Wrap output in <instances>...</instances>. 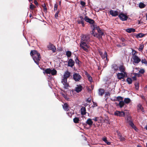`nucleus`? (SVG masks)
Here are the masks:
<instances>
[{
  "label": "nucleus",
  "mask_w": 147,
  "mask_h": 147,
  "mask_svg": "<svg viewBox=\"0 0 147 147\" xmlns=\"http://www.w3.org/2000/svg\"><path fill=\"white\" fill-rule=\"evenodd\" d=\"M90 36L88 35H82L81 36L80 46L81 49L86 52H88V49L90 47L87 44V42L90 41Z\"/></svg>",
  "instance_id": "obj_1"
},
{
  "label": "nucleus",
  "mask_w": 147,
  "mask_h": 147,
  "mask_svg": "<svg viewBox=\"0 0 147 147\" xmlns=\"http://www.w3.org/2000/svg\"><path fill=\"white\" fill-rule=\"evenodd\" d=\"M70 72L68 71H66L64 74L63 78L61 82L63 85V88L65 89H67L69 87L67 80V78L70 76Z\"/></svg>",
  "instance_id": "obj_2"
},
{
  "label": "nucleus",
  "mask_w": 147,
  "mask_h": 147,
  "mask_svg": "<svg viewBox=\"0 0 147 147\" xmlns=\"http://www.w3.org/2000/svg\"><path fill=\"white\" fill-rule=\"evenodd\" d=\"M30 54L31 56H32L34 62L38 65L40 58V53L36 50H32L30 52Z\"/></svg>",
  "instance_id": "obj_3"
},
{
  "label": "nucleus",
  "mask_w": 147,
  "mask_h": 147,
  "mask_svg": "<svg viewBox=\"0 0 147 147\" xmlns=\"http://www.w3.org/2000/svg\"><path fill=\"white\" fill-rule=\"evenodd\" d=\"M57 71L56 70L54 69H51L50 68H47L45 69L43 72L44 73L47 74H49L50 75L51 74L52 75H55L56 74Z\"/></svg>",
  "instance_id": "obj_4"
},
{
  "label": "nucleus",
  "mask_w": 147,
  "mask_h": 147,
  "mask_svg": "<svg viewBox=\"0 0 147 147\" xmlns=\"http://www.w3.org/2000/svg\"><path fill=\"white\" fill-rule=\"evenodd\" d=\"M133 52H134L132 57L133 63L138 64L141 61V59L138 56L135 54L137 53L136 51H134Z\"/></svg>",
  "instance_id": "obj_5"
},
{
  "label": "nucleus",
  "mask_w": 147,
  "mask_h": 147,
  "mask_svg": "<svg viewBox=\"0 0 147 147\" xmlns=\"http://www.w3.org/2000/svg\"><path fill=\"white\" fill-rule=\"evenodd\" d=\"M91 27L92 29V34L93 35V36L94 37H96L98 38H101V36L99 35L98 34L96 33H95V30H97V26L96 25H93L91 26Z\"/></svg>",
  "instance_id": "obj_6"
},
{
  "label": "nucleus",
  "mask_w": 147,
  "mask_h": 147,
  "mask_svg": "<svg viewBox=\"0 0 147 147\" xmlns=\"http://www.w3.org/2000/svg\"><path fill=\"white\" fill-rule=\"evenodd\" d=\"M126 121L127 123H129L132 128H134L136 130L137 129L136 126L134 125L133 122H132L131 117L128 116L127 118L126 119Z\"/></svg>",
  "instance_id": "obj_7"
},
{
  "label": "nucleus",
  "mask_w": 147,
  "mask_h": 147,
  "mask_svg": "<svg viewBox=\"0 0 147 147\" xmlns=\"http://www.w3.org/2000/svg\"><path fill=\"white\" fill-rule=\"evenodd\" d=\"M73 78L76 82H79L82 78V77L79 74L74 73L73 75Z\"/></svg>",
  "instance_id": "obj_8"
},
{
  "label": "nucleus",
  "mask_w": 147,
  "mask_h": 147,
  "mask_svg": "<svg viewBox=\"0 0 147 147\" xmlns=\"http://www.w3.org/2000/svg\"><path fill=\"white\" fill-rule=\"evenodd\" d=\"M118 78L119 79H123L125 77L127 76V74L126 72H122L118 73L117 74Z\"/></svg>",
  "instance_id": "obj_9"
},
{
  "label": "nucleus",
  "mask_w": 147,
  "mask_h": 147,
  "mask_svg": "<svg viewBox=\"0 0 147 147\" xmlns=\"http://www.w3.org/2000/svg\"><path fill=\"white\" fill-rule=\"evenodd\" d=\"M119 17L120 19L123 21L126 20L127 19V17L126 15L121 13L119 14Z\"/></svg>",
  "instance_id": "obj_10"
},
{
  "label": "nucleus",
  "mask_w": 147,
  "mask_h": 147,
  "mask_svg": "<svg viewBox=\"0 0 147 147\" xmlns=\"http://www.w3.org/2000/svg\"><path fill=\"white\" fill-rule=\"evenodd\" d=\"M49 50L52 51L53 53L56 51V49L55 47L52 44L50 43L47 46Z\"/></svg>",
  "instance_id": "obj_11"
},
{
  "label": "nucleus",
  "mask_w": 147,
  "mask_h": 147,
  "mask_svg": "<svg viewBox=\"0 0 147 147\" xmlns=\"http://www.w3.org/2000/svg\"><path fill=\"white\" fill-rule=\"evenodd\" d=\"M84 19L83 17L80 16L77 21V22L78 24H82V26L84 27Z\"/></svg>",
  "instance_id": "obj_12"
},
{
  "label": "nucleus",
  "mask_w": 147,
  "mask_h": 147,
  "mask_svg": "<svg viewBox=\"0 0 147 147\" xmlns=\"http://www.w3.org/2000/svg\"><path fill=\"white\" fill-rule=\"evenodd\" d=\"M84 20L87 22H88L90 24H92L91 26L93 25H95L94 24V21L93 20L89 18L87 16H85L84 18Z\"/></svg>",
  "instance_id": "obj_13"
},
{
  "label": "nucleus",
  "mask_w": 147,
  "mask_h": 147,
  "mask_svg": "<svg viewBox=\"0 0 147 147\" xmlns=\"http://www.w3.org/2000/svg\"><path fill=\"white\" fill-rule=\"evenodd\" d=\"M115 115L119 117H124L125 115V113L123 111H116L114 113Z\"/></svg>",
  "instance_id": "obj_14"
},
{
  "label": "nucleus",
  "mask_w": 147,
  "mask_h": 147,
  "mask_svg": "<svg viewBox=\"0 0 147 147\" xmlns=\"http://www.w3.org/2000/svg\"><path fill=\"white\" fill-rule=\"evenodd\" d=\"M119 12L118 11L111 10L110 11V13L113 16H116L119 14Z\"/></svg>",
  "instance_id": "obj_15"
},
{
  "label": "nucleus",
  "mask_w": 147,
  "mask_h": 147,
  "mask_svg": "<svg viewBox=\"0 0 147 147\" xmlns=\"http://www.w3.org/2000/svg\"><path fill=\"white\" fill-rule=\"evenodd\" d=\"M74 62L72 59H70L68 61V66L72 67L74 65Z\"/></svg>",
  "instance_id": "obj_16"
},
{
  "label": "nucleus",
  "mask_w": 147,
  "mask_h": 147,
  "mask_svg": "<svg viewBox=\"0 0 147 147\" xmlns=\"http://www.w3.org/2000/svg\"><path fill=\"white\" fill-rule=\"evenodd\" d=\"M82 89V86L80 85H77L75 88V91L79 93L80 92Z\"/></svg>",
  "instance_id": "obj_17"
},
{
  "label": "nucleus",
  "mask_w": 147,
  "mask_h": 147,
  "mask_svg": "<svg viewBox=\"0 0 147 147\" xmlns=\"http://www.w3.org/2000/svg\"><path fill=\"white\" fill-rule=\"evenodd\" d=\"M67 115L69 117H71L72 115L74 114V111L73 110L70 109L67 111Z\"/></svg>",
  "instance_id": "obj_18"
},
{
  "label": "nucleus",
  "mask_w": 147,
  "mask_h": 147,
  "mask_svg": "<svg viewBox=\"0 0 147 147\" xmlns=\"http://www.w3.org/2000/svg\"><path fill=\"white\" fill-rule=\"evenodd\" d=\"M99 54L102 59H104L105 58H106V59L107 60V53L106 52H105L104 54H103L101 52H99Z\"/></svg>",
  "instance_id": "obj_19"
},
{
  "label": "nucleus",
  "mask_w": 147,
  "mask_h": 147,
  "mask_svg": "<svg viewBox=\"0 0 147 147\" xmlns=\"http://www.w3.org/2000/svg\"><path fill=\"white\" fill-rule=\"evenodd\" d=\"M96 29L99 35L102 37V36L104 35L103 31L101 30L97 26V28Z\"/></svg>",
  "instance_id": "obj_20"
},
{
  "label": "nucleus",
  "mask_w": 147,
  "mask_h": 147,
  "mask_svg": "<svg viewBox=\"0 0 147 147\" xmlns=\"http://www.w3.org/2000/svg\"><path fill=\"white\" fill-rule=\"evenodd\" d=\"M137 108L138 111H142V112L144 111H143V107H142V105L140 104H139L137 106Z\"/></svg>",
  "instance_id": "obj_21"
},
{
  "label": "nucleus",
  "mask_w": 147,
  "mask_h": 147,
  "mask_svg": "<svg viewBox=\"0 0 147 147\" xmlns=\"http://www.w3.org/2000/svg\"><path fill=\"white\" fill-rule=\"evenodd\" d=\"M104 93V90L102 88H100L98 89V95L102 96Z\"/></svg>",
  "instance_id": "obj_22"
},
{
  "label": "nucleus",
  "mask_w": 147,
  "mask_h": 147,
  "mask_svg": "<svg viewBox=\"0 0 147 147\" xmlns=\"http://www.w3.org/2000/svg\"><path fill=\"white\" fill-rule=\"evenodd\" d=\"M86 123L90 126H91L93 124V122L92 121V119H91L89 118L87 120L86 122Z\"/></svg>",
  "instance_id": "obj_23"
},
{
  "label": "nucleus",
  "mask_w": 147,
  "mask_h": 147,
  "mask_svg": "<svg viewBox=\"0 0 147 147\" xmlns=\"http://www.w3.org/2000/svg\"><path fill=\"white\" fill-rule=\"evenodd\" d=\"M119 69L122 72H125V67L123 65H121L119 66Z\"/></svg>",
  "instance_id": "obj_24"
},
{
  "label": "nucleus",
  "mask_w": 147,
  "mask_h": 147,
  "mask_svg": "<svg viewBox=\"0 0 147 147\" xmlns=\"http://www.w3.org/2000/svg\"><path fill=\"white\" fill-rule=\"evenodd\" d=\"M125 31L127 32L130 33L131 32H135V29L133 28H129L125 30Z\"/></svg>",
  "instance_id": "obj_25"
},
{
  "label": "nucleus",
  "mask_w": 147,
  "mask_h": 147,
  "mask_svg": "<svg viewBox=\"0 0 147 147\" xmlns=\"http://www.w3.org/2000/svg\"><path fill=\"white\" fill-rule=\"evenodd\" d=\"M81 113L82 115H84L86 114V109L85 107H82L81 109Z\"/></svg>",
  "instance_id": "obj_26"
},
{
  "label": "nucleus",
  "mask_w": 147,
  "mask_h": 147,
  "mask_svg": "<svg viewBox=\"0 0 147 147\" xmlns=\"http://www.w3.org/2000/svg\"><path fill=\"white\" fill-rule=\"evenodd\" d=\"M112 69L114 71H117L118 70V67L116 64H114L112 65Z\"/></svg>",
  "instance_id": "obj_27"
},
{
  "label": "nucleus",
  "mask_w": 147,
  "mask_h": 147,
  "mask_svg": "<svg viewBox=\"0 0 147 147\" xmlns=\"http://www.w3.org/2000/svg\"><path fill=\"white\" fill-rule=\"evenodd\" d=\"M66 94L68 96H71L72 95V94H73V91H71L69 90H67Z\"/></svg>",
  "instance_id": "obj_28"
},
{
  "label": "nucleus",
  "mask_w": 147,
  "mask_h": 147,
  "mask_svg": "<svg viewBox=\"0 0 147 147\" xmlns=\"http://www.w3.org/2000/svg\"><path fill=\"white\" fill-rule=\"evenodd\" d=\"M85 74L86 76L88 78V79L89 80V81L91 82H92V77H91L89 75V74H88L87 73V72Z\"/></svg>",
  "instance_id": "obj_29"
},
{
  "label": "nucleus",
  "mask_w": 147,
  "mask_h": 147,
  "mask_svg": "<svg viewBox=\"0 0 147 147\" xmlns=\"http://www.w3.org/2000/svg\"><path fill=\"white\" fill-rule=\"evenodd\" d=\"M144 35V34L140 33L136 35V37L137 38H139L143 37Z\"/></svg>",
  "instance_id": "obj_30"
},
{
  "label": "nucleus",
  "mask_w": 147,
  "mask_h": 147,
  "mask_svg": "<svg viewBox=\"0 0 147 147\" xmlns=\"http://www.w3.org/2000/svg\"><path fill=\"white\" fill-rule=\"evenodd\" d=\"M63 109L65 111H67V110L69 109H68V106L67 104L66 103H65L63 105Z\"/></svg>",
  "instance_id": "obj_31"
},
{
  "label": "nucleus",
  "mask_w": 147,
  "mask_h": 147,
  "mask_svg": "<svg viewBox=\"0 0 147 147\" xmlns=\"http://www.w3.org/2000/svg\"><path fill=\"white\" fill-rule=\"evenodd\" d=\"M124 105V102L123 101H120L119 103L118 104V105H119L120 108L122 107Z\"/></svg>",
  "instance_id": "obj_32"
},
{
  "label": "nucleus",
  "mask_w": 147,
  "mask_h": 147,
  "mask_svg": "<svg viewBox=\"0 0 147 147\" xmlns=\"http://www.w3.org/2000/svg\"><path fill=\"white\" fill-rule=\"evenodd\" d=\"M131 101L130 99L129 98H125L124 100V102L126 104L129 103Z\"/></svg>",
  "instance_id": "obj_33"
},
{
  "label": "nucleus",
  "mask_w": 147,
  "mask_h": 147,
  "mask_svg": "<svg viewBox=\"0 0 147 147\" xmlns=\"http://www.w3.org/2000/svg\"><path fill=\"white\" fill-rule=\"evenodd\" d=\"M146 5L143 3L142 2L140 3L139 5V7L140 8H142L145 7Z\"/></svg>",
  "instance_id": "obj_34"
},
{
  "label": "nucleus",
  "mask_w": 147,
  "mask_h": 147,
  "mask_svg": "<svg viewBox=\"0 0 147 147\" xmlns=\"http://www.w3.org/2000/svg\"><path fill=\"white\" fill-rule=\"evenodd\" d=\"M102 140L104 141L108 145H109L111 143L109 142H108L107 140V138L106 137L103 138H102Z\"/></svg>",
  "instance_id": "obj_35"
},
{
  "label": "nucleus",
  "mask_w": 147,
  "mask_h": 147,
  "mask_svg": "<svg viewBox=\"0 0 147 147\" xmlns=\"http://www.w3.org/2000/svg\"><path fill=\"white\" fill-rule=\"evenodd\" d=\"M62 94V95L63 96L66 100H69V98L68 97V96L66 94H66Z\"/></svg>",
  "instance_id": "obj_36"
},
{
  "label": "nucleus",
  "mask_w": 147,
  "mask_h": 147,
  "mask_svg": "<svg viewBox=\"0 0 147 147\" xmlns=\"http://www.w3.org/2000/svg\"><path fill=\"white\" fill-rule=\"evenodd\" d=\"M141 61L142 64H144L145 65H147V61L145 59H142Z\"/></svg>",
  "instance_id": "obj_37"
},
{
  "label": "nucleus",
  "mask_w": 147,
  "mask_h": 147,
  "mask_svg": "<svg viewBox=\"0 0 147 147\" xmlns=\"http://www.w3.org/2000/svg\"><path fill=\"white\" fill-rule=\"evenodd\" d=\"M74 122L75 123H77L78 122L79 119L78 118L76 117L73 119Z\"/></svg>",
  "instance_id": "obj_38"
},
{
  "label": "nucleus",
  "mask_w": 147,
  "mask_h": 147,
  "mask_svg": "<svg viewBox=\"0 0 147 147\" xmlns=\"http://www.w3.org/2000/svg\"><path fill=\"white\" fill-rule=\"evenodd\" d=\"M71 53L69 51H67L66 52V55L68 57H69L71 56Z\"/></svg>",
  "instance_id": "obj_39"
},
{
  "label": "nucleus",
  "mask_w": 147,
  "mask_h": 147,
  "mask_svg": "<svg viewBox=\"0 0 147 147\" xmlns=\"http://www.w3.org/2000/svg\"><path fill=\"white\" fill-rule=\"evenodd\" d=\"M126 81L129 84H130L132 83V81L131 78H127V79H126Z\"/></svg>",
  "instance_id": "obj_40"
},
{
  "label": "nucleus",
  "mask_w": 147,
  "mask_h": 147,
  "mask_svg": "<svg viewBox=\"0 0 147 147\" xmlns=\"http://www.w3.org/2000/svg\"><path fill=\"white\" fill-rule=\"evenodd\" d=\"M42 6L43 7L44 9V11L46 13L47 12V8L45 5V4H44L42 5Z\"/></svg>",
  "instance_id": "obj_41"
},
{
  "label": "nucleus",
  "mask_w": 147,
  "mask_h": 147,
  "mask_svg": "<svg viewBox=\"0 0 147 147\" xmlns=\"http://www.w3.org/2000/svg\"><path fill=\"white\" fill-rule=\"evenodd\" d=\"M110 95V94L109 92H108L105 93V97L106 99H107L109 96Z\"/></svg>",
  "instance_id": "obj_42"
},
{
  "label": "nucleus",
  "mask_w": 147,
  "mask_h": 147,
  "mask_svg": "<svg viewBox=\"0 0 147 147\" xmlns=\"http://www.w3.org/2000/svg\"><path fill=\"white\" fill-rule=\"evenodd\" d=\"M117 100L119 101V102L120 101H123V98L121 96H119L117 97Z\"/></svg>",
  "instance_id": "obj_43"
},
{
  "label": "nucleus",
  "mask_w": 147,
  "mask_h": 147,
  "mask_svg": "<svg viewBox=\"0 0 147 147\" xmlns=\"http://www.w3.org/2000/svg\"><path fill=\"white\" fill-rule=\"evenodd\" d=\"M135 86L136 89L137 90H138L139 89L138 83L137 82H136L135 83Z\"/></svg>",
  "instance_id": "obj_44"
},
{
  "label": "nucleus",
  "mask_w": 147,
  "mask_h": 147,
  "mask_svg": "<svg viewBox=\"0 0 147 147\" xmlns=\"http://www.w3.org/2000/svg\"><path fill=\"white\" fill-rule=\"evenodd\" d=\"M119 138L120 140L121 141H123L125 140V139L121 135H119Z\"/></svg>",
  "instance_id": "obj_45"
},
{
  "label": "nucleus",
  "mask_w": 147,
  "mask_h": 147,
  "mask_svg": "<svg viewBox=\"0 0 147 147\" xmlns=\"http://www.w3.org/2000/svg\"><path fill=\"white\" fill-rule=\"evenodd\" d=\"M145 72L144 70L143 69H141L139 70V72L142 74H143Z\"/></svg>",
  "instance_id": "obj_46"
},
{
  "label": "nucleus",
  "mask_w": 147,
  "mask_h": 147,
  "mask_svg": "<svg viewBox=\"0 0 147 147\" xmlns=\"http://www.w3.org/2000/svg\"><path fill=\"white\" fill-rule=\"evenodd\" d=\"M144 48V45H141L139 48V51H142Z\"/></svg>",
  "instance_id": "obj_47"
},
{
  "label": "nucleus",
  "mask_w": 147,
  "mask_h": 147,
  "mask_svg": "<svg viewBox=\"0 0 147 147\" xmlns=\"http://www.w3.org/2000/svg\"><path fill=\"white\" fill-rule=\"evenodd\" d=\"M59 11H57V12L56 13L55 15V18H57L58 16V14L59 13Z\"/></svg>",
  "instance_id": "obj_48"
},
{
  "label": "nucleus",
  "mask_w": 147,
  "mask_h": 147,
  "mask_svg": "<svg viewBox=\"0 0 147 147\" xmlns=\"http://www.w3.org/2000/svg\"><path fill=\"white\" fill-rule=\"evenodd\" d=\"M75 61L76 64H79V61L78 60V57H76V59H75Z\"/></svg>",
  "instance_id": "obj_49"
},
{
  "label": "nucleus",
  "mask_w": 147,
  "mask_h": 147,
  "mask_svg": "<svg viewBox=\"0 0 147 147\" xmlns=\"http://www.w3.org/2000/svg\"><path fill=\"white\" fill-rule=\"evenodd\" d=\"M80 4L83 6H84L85 5V3L83 1H81Z\"/></svg>",
  "instance_id": "obj_50"
},
{
  "label": "nucleus",
  "mask_w": 147,
  "mask_h": 147,
  "mask_svg": "<svg viewBox=\"0 0 147 147\" xmlns=\"http://www.w3.org/2000/svg\"><path fill=\"white\" fill-rule=\"evenodd\" d=\"M34 7V6L32 4H31L30 5V8L32 9H33Z\"/></svg>",
  "instance_id": "obj_51"
},
{
  "label": "nucleus",
  "mask_w": 147,
  "mask_h": 147,
  "mask_svg": "<svg viewBox=\"0 0 147 147\" xmlns=\"http://www.w3.org/2000/svg\"><path fill=\"white\" fill-rule=\"evenodd\" d=\"M57 5L56 4H55L54 5V10H57Z\"/></svg>",
  "instance_id": "obj_52"
},
{
  "label": "nucleus",
  "mask_w": 147,
  "mask_h": 147,
  "mask_svg": "<svg viewBox=\"0 0 147 147\" xmlns=\"http://www.w3.org/2000/svg\"><path fill=\"white\" fill-rule=\"evenodd\" d=\"M144 90L145 92H147V85L145 87Z\"/></svg>",
  "instance_id": "obj_53"
},
{
  "label": "nucleus",
  "mask_w": 147,
  "mask_h": 147,
  "mask_svg": "<svg viewBox=\"0 0 147 147\" xmlns=\"http://www.w3.org/2000/svg\"><path fill=\"white\" fill-rule=\"evenodd\" d=\"M97 117H95L94 119H92L93 120H94L96 121H98Z\"/></svg>",
  "instance_id": "obj_54"
},
{
  "label": "nucleus",
  "mask_w": 147,
  "mask_h": 147,
  "mask_svg": "<svg viewBox=\"0 0 147 147\" xmlns=\"http://www.w3.org/2000/svg\"><path fill=\"white\" fill-rule=\"evenodd\" d=\"M121 41H122V42H124L125 41V40L124 38H121Z\"/></svg>",
  "instance_id": "obj_55"
},
{
  "label": "nucleus",
  "mask_w": 147,
  "mask_h": 147,
  "mask_svg": "<svg viewBox=\"0 0 147 147\" xmlns=\"http://www.w3.org/2000/svg\"><path fill=\"white\" fill-rule=\"evenodd\" d=\"M87 101H88V102H90V101H91V99L90 98H88L87 100Z\"/></svg>",
  "instance_id": "obj_56"
},
{
  "label": "nucleus",
  "mask_w": 147,
  "mask_h": 147,
  "mask_svg": "<svg viewBox=\"0 0 147 147\" xmlns=\"http://www.w3.org/2000/svg\"><path fill=\"white\" fill-rule=\"evenodd\" d=\"M133 80H136V77L135 76H134L133 77Z\"/></svg>",
  "instance_id": "obj_57"
},
{
  "label": "nucleus",
  "mask_w": 147,
  "mask_h": 147,
  "mask_svg": "<svg viewBox=\"0 0 147 147\" xmlns=\"http://www.w3.org/2000/svg\"><path fill=\"white\" fill-rule=\"evenodd\" d=\"M117 47H121V45L119 44L117 45Z\"/></svg>",
  "instance_id": "obj_58"
},
{
  "label": "nucleus",
  "mask_w": 147,
  "mask_h": 147,
  "mask_svg": "<svg viewBox=\"0 0 147 147\" xmlns=\"http://www.w3.org/2000/svg\"><path fill=\"white\" fill-rule=\"evenodd\" d=\"M34 3L36 5L37 4V2L36 1H34Z\"/></svg>",
  "instance_id": "obj_59"
},
{
  "label": "nucleus",
  "mask_w": 147,
  "mask_h": 147,
  "mask_svg": "<svg viewBox=\"0 0 147 147\" xmlns=\"http://www.w3.org/2000/svg\"><path fill=\"white\" fill-rule=\"evenodd\" d=\"M93 104L94 105H96V103H94V102H93Z\"/></svg>",
  "instance_id": "obj_60"
},
{
  "label": "nucleus",
  "mask_w": 147,
  "mask_h": 147,
  "mask_svg": "<svg viewBox=\"0 0 147 147\" xmlns=\"http://www.w3.org/2000/svg\"><path fill=\"white\" fill-rule=\"evenodd\" d=\"M124 46H125L126 45L125 44V43H123L122 44Z\"/></svg>",
  "instance_id": "obj_61"
},
{
  "label": "nucleus",
  "mask_w": 147,
  "mask_h": 147,
  "mask_svg": "<svg viewBox=\"0 0 147 147\" xmlns=\"http://www.w3.org/2000/svg\"><path fill=\"white\" fill-rule=\"evenodd\" d=\"M142 98L143 99H144L145 98L144 96H142Z\"/></svg>",
  "instance_id": "obj_62"
},
{
  "label": "nucleus",
  "mask_w": 147,
  "mask_h": 147,
  "mask_svg": "<svg viewBox=\"0 0 147 147\" xmlns=\"http://www.w3.org/2000/svg\"><path fill=\"white\" fill-rule=\"evenodd\" d=\"M145 128L147 130V125L146 126Z\"/></svg>",
  "instance_id": "obj_63"
},
{
  "label": "nucleus",
  "mask_w": 147,
  "mask_h": 147,
  "mask_svg": "<svg viewBox=\"0 0 147 147\" xmlns=\"http://www.w3.org/2000/svg\"><path fill=\"white\" fill-rule=\"evenodd\" d=\"M146 20H147V14L146 15Z\"/></svg>",
  "instance_id": "obj_64"
}]
</instances>
